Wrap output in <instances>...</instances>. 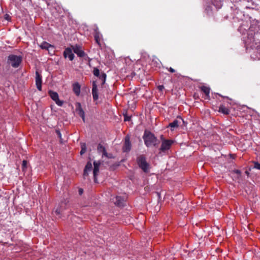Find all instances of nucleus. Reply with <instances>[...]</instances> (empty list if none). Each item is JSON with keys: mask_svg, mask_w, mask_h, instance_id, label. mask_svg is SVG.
Wrapping results in <instances>:
<instances>
[{"mask_svg": "<svg viewBox=\"0 0 260 260\" xmlns=\"http://www.w3.org/2000/svg\"><path fill=\"white\" fill-rule=\"evenodd\" d=\"M143 138L144 141V143L147 147H148L152 145L154 147H158L159 141L151 132L145 131Z\"/></svg>", "mask_w": 260, "mask_h": 260, "instance_id": "obj_1", "label": "nucleus"}, {"mask_svg": "<svg viewBox=\"0 0 260 260\" xmlns=\"http://www.w3.org/2000/svg\"><path fill=\"white\" fill-rule=\"evenodd\" d=\"M22 61V57L20 55L11 54L8 56L7 62L12 67L16 68L19 67Z\"/></svg>", "mask_w": 260, "mask_h": 260, "instance_id": "obj_2", "label": "nucleus"}, {"mask_svg": "<svg viewBox=\"0 0 260 260\" xmlns=\"http://www.w3.org/2000/svg\"><path fill=\"white\" fill-rule=\"evenodd\" d=\"M137 162L139 167L145 172H148L149 169V165L147 162L146 158L144 155H140L137 158Z\"/></svg>", "mask_w": 260, "mask_h": 260, "instance_id": "obj_3", "label": "nucleus"}, {"mask_svg": "<svg viewBox=\"0 0 260 260\" xmlns=\"http://www.w3.org/2000/svg\"><path fill=\"white\" fill-rule=\"evenodd\" d=\"M160 138L162 140V144L160 148V150L162 152H165L166 150H169L171 146L173 143V141L170 140L163 139V136H161Z\"/></svg>", "mask_w": 260, "mask_h": 260, "instance_id": "obj_4", "label": "nucleus"}, {"mask_svg": "<svg viewBox=\"0 0 260 260\" xmlns=\"http://www.w3.org/2000/svg\"><path fill=\"white\" fill-rule=\"evenodd\" d=\"M97 150L98 153L102 154V157H106L108 158H113L114 156L112 153H108L107 152L106 148L101 144H99Z\"/></svg>", "mask_w": 260, "mask_h": 260, "instance_id": "obj_5", "label": "nucleus"}, {"mask_svg": "<svg viewBox=\"0 0 260 260\" xmlns=\"http://www.w3.org/2000/svg\"><path fill=\"white\" fill-rule=\"evenodd\" d=\"M49 94L51 98L55 101L56 104L59 106H61L63 104V102L61 101H60L58 98V94L57 92L53 91H49Z\"/></svg>", "mask_w": 260, "mask_h": 260, "instance_id": "obj_6", "label": "nucleus"}, {"mask_svg": "<svg viewBox=\"0 0 260 260\" xmlns=\"http://www.w3.org/2000/svg\"><path fill=\"white\" fill-rule=\"evenodd\" d=\"M72 49L79 57H83L84 56H86V53L82 50L80 46L78 45L73 46Z\"/></svg>", "mask_w": 260, "mask_h": 260, "instance_id": "obj_7", "label": "nucleus"}, {"mask_svg": "<svg viewBox=\"0 0 260 260\" xmlns=\"http://www.w3.org/2000/svg\"><path fill=\"white\" fill-rule=\"evenodd\" d=\"M93 165H94V168L93 170V177H94V181L95 182H97V175H98L99 172V167L101 165V162L100 161H94L93 162Z\"/></svg>", "mask_w": 260, "mask_h": 260, "instance_id": "obj_8", "label": "nucleus"}, {"mask_svg": "<svg viewBox=\"0 0 260 260\" xmlns=\"http://www.w3.org/2000/svg\"><path fill=\"white\" fill-rule=\"evenodd\" d=\"M76 111L79 115L82 118L84 122H85V113L82 108L81 104L80 103H77L75 104Z\"/></svg>", "mask_w": 260, "mask_h": 260, "instance_id": "obj_9", "label": "nucleus"}, {"mask_svg": "<svg viewBox=\"0 0 260 260\" xmlns=\"http://www.w3.org/2000/svg\"><path fill=\"white\" fill-rule=\"evenodd\" d=\"M92 165L91 162L88 161L87 163V164L84 168V172H83V174L84 179H85L86 178V177H87L88 176L89 173L91 172V171L92 170Z\"/></svg>", "mask_w": 260, "mask_h": 260, "instance_id": "obj_10", "label": "nucleus"}, {"mask_svg": "<svg viewBox=\"0 0 260 260\" xmlns=\"http://www.w3.org/2000/svg\"><path fill=\"white\" fill-rule=\"evenodd\" d=\"M36 84L37 89L41 91L42 90V76L38 72H36Z\"/></svg>", "mask_w": 260, "mask_h": 260, "instance_id": "obj_11", "label": "nucleus"}, {"mask_svg": "<svg viewBox=\"0 0 260 260\" xmlns=\"http://www.w3.org/2000/svg\"><path fill=\"white\" fill-rule=\"evenodd\" d=\"M72 50L70 48H66L63 52V56L65 58L68 57L70 60H73L74 58V54L72 52Z\"/></svg>", "mask_w": 260, "mask_h": 260, "instance_id": "obj_12", "label": "nucleus"}, {"mask_svg": "<svg viewBox=\"0 0 260 260\" xmlns=\"http://www.w3.org/2000/svg\"><path fill=\"white\" fill-rule=\"evenodd\" d=\"M98 90V86L96 82L95 81H93L92 83V94L94 101H95L98 99L99 95Z\"/></svg>", "mask_w": 260, "mask_h": 260, "instance_id": "obj_13", "label": "nucleus"}, {"mask_svg": "<svg viewBox=\"0 0 260 260\" xmlns=\"http://www.w3.org/2000/svg\"><path fill=\"white\" fill-rule=\"evenodd\" d=\"M40 47L43 49H46L48 50L49 52H54V47L46 42H43L40 45Z\"/></svg>", "mask_w": 260, "mask_h": 260, "instance_id": "obj_14", "label": "nucleus"}, {"mask_svg": "<svg viewBox=\"0 0 260 260\" xmlns=\"http://www.w3.org/2000/svg\"><path fill=\"white\" fill-rule=\"evenodd\" d=\"M114 203L118 206H122L124 204V199L121 197L117 196L114 198L113 199Z\"/></svg>", "mask_w": 260, "mask_h": 260, "instance_id": "obj_15", "label": "nucleus"}, {"mask_svg": "<svg viewBox=\"0 0 260 260\" xmlns=\"http://www.w3.org/2000/svg\"><path fill=\"white\" fill-rule=\"evenodd\" d=\"M131 148V145L129 141V138L128 136H126L125 138L124 145L123 148V151L127 152L129 151Z\"/></svg>", "mask_w": 260, "mask_h": 260, "instance_id": "obj_16", "label": "nucleus"}, {"mask_svg": "<svg viewBox=\"0 0 260 260\" xmlns=\"http://www.w3.org/2000/svg\"><path fill=\"white\" fill-rule=\"evenodd\" d=\"M94 39H95V40L96 42L98 44H100V41H101V38H102V35L101 34V33L99 31L98 28H96L94 29Z\"/></svg>", "mask_w": 260, "mask_h": 260, "instance_id": "obj_17", "label": "nucleus"}, {"mask_svg": "<svg viewBox=\"0 0 260 260\" xmlns=\"http://www.w3.org/2000/svg\"><path fill=\"white\" fill-rule=\"evenodd\" d=\"M201 91L203 92L206 96V99H209V93L210 91V88L209 87L202 86L200 87Z\"/></svg>", "mask_w": 260, "mask_h": 260, "instance_id": "obj_18", "label": "nucleus"}, {"mask_svg": "<svg viewBox=\"0 0 260 260\" xmlns=\"http://www.w3.org/2000/svg\"><path fill=\"white\" fill-rule=\"evenodd\" d=\"M73 91L76 95H79L80 93V85L78 83H75L73 85Z\"/></svg>", "mask_w": 260, "mask_h": 260, "instance_id": "obj_19", "label": "nucleus"}, {"mask_svg": "<svg viewBox=\"0 0 260 260\" xmlns=\"http://www.w3.org/2000/svg\"><path fill=\"white\" fill-rule=\"evenodd\" d=\"M219 112L228 115L230 113V110L225 106L221 105L219 108Z\"/></svg>", "mask_w": 260, "mask_h": 260, "instance_id": "obj_20", "label": "nucleus"}, {"mask_svg": "<svg viewBox=\"0 0 260 260\" xmlns=\"http://www.w3.org/2000/svg\"><path fill=\"white\" fill-rule=\"evenodd\" d=\"M169 126L172 128L171 130L173 131L174 128L178 127V120L175 119L172 122L170 123Z\"/></svg>", "mask_w": 260, "mask_h": 260, "instance_id": "obj_21", "label": "nucleus"}, {"mask_svg": "<svg viewBox=\"0 0 260 260\" xmlns=\"http://www.w3.org/2000/svg\"><path fill=\"white\" fill-rule=\"evenodd\" d=\"M81 150L80 151L81 155H82L83 154L85 153L86 151V146L85 143H82L81 145Z\"/></svg>", "mask_w": 260, "mask_h": 260, "instance_id": "obj_22", "label": "nucleus"}, {"mask_svg": "<svg viewBox=\"0 0 260 260\" xmlns=\"http://www.w3.org/2000/svg\"><path fill=\"white\" fill-rule=\"evenodd\" d=\"M100 79H101L103 81V84H104L106 79V75L104 73H102L100 76L98 77Z\"/></svg>", "mask_w": 260, "mask_h": 260, "instance_id": "obj_23", "label": "nucleus"}, {"mask_svg": "<svg viewBox=\"0 0 260 260\" xmlns=\"http://www.w3.org/2000/svg\"><path fill=\"white\" fill-rule=\"evenodd\" d=\"M93 74L96 77L100 76V73L99 70L96 68H94L93 70Z\"/></svg>", "mask_w": 260, "mask_h": 260, "instance_id": "obj_24", "label": "nucleus"}, {"mask_svg": "<svg viewBox=\"0 0 260 260\" xmlns=\"http://www.w3.org/2000/svg\"><path fill=\"white\" fill-rule=\"evenodd\" d=\"M83 58H84V59L85 60L88 61V66H89V67H90V66H91V65H90V61H91V58H90L88 56V55H87V54L86 53V56H83Z\"/></svg>", "mask_w": 260, "mask_h": 260, "instance_id": "obj_25", "label": "nucleus"}, {"mask_svg": "<svg viewBox=\"0 0 260 260\" xmlns=\"http://www.w3.org/2000/svg\"><path fill=\"white\" fill-rule=\"evenodd\" d=\"M27 164V161L25 160H23L22 161V165L23 170H24V169L26 168Z\"/></svg>", "mask_w": 260, "mask_h": 260, "instance_id": "obj_26", "label": "nucleus"}, {"mask_svg": "<svg viewBox=\"0 0 260 260\" xmlns=\"http://www.w3.org/2000/svg\"><path fill=\"white\" fill-rule=\"evenodd\" d=\"M254 168L260 170V164L257 162H255L254 164Z\"/></svg>", "mask_w": 260, "mask_h": 260, "instance_id": "obj_27", "label": "nucleus"}, {"mask_svg": "<svg viewBox=\"0 0 260 260\" xmlns=\"http://www.w3.org/2000/svg\"><path fill=\"white\" fill-rule=\"evenodd\" d=\"M62 212V209L61 208H57L55 211V213H56V215L60 214Z\"/></svg>", "mask_w": 260, "mask_h": 260, "instance_id": "obj_28", "label": "nucleus"}, {"mask_svg": "<svg viewBox=\"0 0 260 260\" xmlns=\"http://www.w3.org/2000/svg\"><path fill=\"white\" fill-rule=\"evenodd\" d=\"M124 121H129L131 120V117L127 116V115L125 114L124 115Z\"/></svg>", "mask_w": 260, "mask_h": 260, "instance_id": "obj_29", "label": "nucleus"}, {"mask_svg": "<svg viewBox=\"0 0 260 260\" xmlns=\"http://www.w3.org/2000/svg\"><path fill=\"white\" fill-rule=\"evenodd\" d=\"M169 71H170V72L171 73H174L175 72V70L173 69V68H172L171 67L168 68H166Z\"/></svg>", "mask_w": 260, "mask_h": 260, "instance_id": "obj_30", "label": "nucleus"}, {"mask_svg": "<svg viewBox=\"0 0 260 260\" xmlns=\"http://www.w3.org/2000/svg\"><path fill=\"white\" fill-rule=\"evenodd\" d=\"M157 88L160 91H161L164 88V86L163 85H159Z\"/></svg>", "mask_w": 260, "mask_h": 260, "instance_id": "obj_31", "label": "nucleus"}, {"mask_svg": "<svg viewBox=\"0 0 260 260\" xmlns=\"http://www.w3.org/2000/svg\"><path fill=\"white\" fill-rule=\"evenodd\" d=\"M235 173H236L238 175L241 174V171L239 170H236L234 171Z\"/></svg>", "mask_w": 260, "mask_h": 260, "instance_id": "obj_32", "label": "nucleus"}, {"mask_svg": "<svg viewBox=\"0 0 260 260\" xmlns=\"http://www.w3.org/2000/svg\"><path fill=\"white\" fill-rule=\"evenodd\" d=\"M56 133L58 135V136L61 139V134L59 131H56Z\"/></svg>", "mask_w": 260, "mask_h": 260, "instance_id": "obj_33", "label": "nucleus"}, {"mask_svg": "<svg viewBox=\"0 0 260 260\" xmlns=\"http://www.w3.org/2000/svg\"><path fill=\"white\" fill-rule=\"evenodd\" d=\"M83 189L80 188L79 190V194H81L82 193H83Z\"/></svg>", "mask_w": 260, "mask_h": 260, "instance_id": "obj_34", "label": "nucleus"}, {"mask_svg": "<svg viewBox=\"0 0 260 260\" xmlns=\"http://www.w3.org/2000/svg\"><path fill=\"white\" fill-rule=\"evenodd\" d=\"M224 98L229 99V98L228 96H225Z\"/></svg>", "mask_w": 260, "mask_h": 260, "instance_id": "obj_35", "label": "nucleus"}]
</instances>
